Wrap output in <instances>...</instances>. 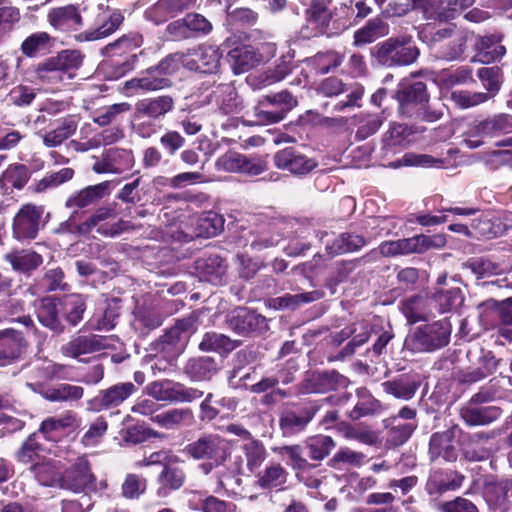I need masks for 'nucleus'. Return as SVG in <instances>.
I'll return each instance as SVG.
<instances>
[{
	"instance_id": "nucleus-51",
	"label": "nucleus",
	"mask_w": 512,
	"mask_h": 512,
	"mask_svg": "<svg viewBox=\"0 0 512 512\" xmlns=\"http://www.w3.org/2000/svg\"><path fill=\"white\" fill-rule=\"evenodd\" d=\"M511 489L512 480L489 483L485 487L484 496L493 509L506 510L508 507V492Z\"/></svg>"
},
{
	"instance_id": "nucleus-1",
	"label": "nucleus",
	"mask_w": 512,
	"mask_h": 512,
	"mask_svg": "<svg viewBox=\"0 0 512 512\" xmlns=\"http://www.w3.org/2000/svg\"><path fill=\"white\" fill-rule=\"evenodd\" d=\"M444 234L427 236L424 234L410 238L390 240L382 242L377 249L371 250L365 257L376 259L379 255L383 257H397L408 254H422L432 249H441L446 245Z\"/></svg>"
},
{
	"instance_id": "nucleus-40",
	"label": "nucleus",
	"mask_w": 512,
	"mask_h": 512,
	"mask_svg": "<svg viewBox=\"0 0 512 512\" xmlns=\"http://www.w3.org/2000/svg\"><path fill=\"white\" fill-rule=\"evenodd\" d=\"M367 245V239L353 232L339 234L331 243L326 244V251L331 257L354 253Z\"/></svg>"
},
{
	"instance_id": "nucleus-54",
	"label": "nucleus",
	"mask_w": 512,
	"mask_h": 512,
	"mask_svg": "<svg viewBox=\"0 0 512 512\" xmlns=\"http://www.w3.org/2000/svg\"><path fill=\"white\" fill-rule=\"evenodd\" d=\"M402 312L410 323L426 320L430 314L429 299L414 295L403 301Z\"/></svg>"
},
{
	"instance_id": "nucleus-47",
	"label": "nucleus",
	"mask_w": 512,
	"mask_h": 512,
	"mask_svg": "<svg viewBox=\"0 0 512 512\" xmlns=\"http://www.w3.org/2000/svg\"><path fill=\"white\" fill-rule=\"evenodd\" d=\"M474 238L485 237L488 239L497 238L505 234L507 228L500 218H488L480 215L471 222Z\"/></svg>"
},
{
	"instance_id": "nucleus-17",
	"label": "nucleus",
	"mask_w": 512,
	"mask_h": 512,
	"mask_svg": "<svg viewBox=\"0 0 512 512\" xmlns=\"http://www.w3.org/2000/svg\"><path fill=\"white\" fill-rule=\"evenodd\" d=\"M175 108V100L170 95H160L139 100L135 104V120L147 118L162 121Z\"/></svg>"
},
{
	"instance_id": "nucleus-27",
	"label": "nucleus",
	"mask_w": 512,
	"mask_h": 512,
	"mask_svg": "<svg viewBox=\"0 0 512 512\" xmlns=\"http://www.w3.org/2000/svg\"><path fill=\"white\" fill-rule=\"evenodd\" d=\"M123 16L117 11H107L99 16L98 26L88 29L76 35L78 41H96L108 37L115 32L121 23Z\"/></svg>"
},
{
	"instance_id": "nucleus-15",
	"label": "nucleus",
	"mask_w": 512,
	"mask_h": 512,
	"mask_svg": "<svg viewBox=\"0 0 512 512\" xmlns=\"http://www.w3.org/2000/svg\"><path fill=\"white\" fill-rule=\"evenodd\" d=\"M171 86V79L162 76L154 65L141 71L138 76L126 81L124 84V88L132 94L154 92L170 88Z\"/></svg>"
},
{
	"instance_id": "nucleus-48",
	"label": "nucleus",
	"mask_w": 512,
	"mask_h": 512,
	"mask_svg": "<svg viewBox=\"0 0 512 512\" xmlns=\"http://www.w3.org/2000/svg\"><path fill=\"white\" fill-rule=\"evenodd\" d=\"M245 457V466L250 473H257L268 457V452L262 441L251 439L241 446Z\"/></svg>"
},
{
	"instance_id": "nucleus-62",
	"label": "nucleus",
	"mask_w": 512,
	"mask_h": 512,
	"mask_svg": "<svg viewBox=\"0 0 512 512\" xmlns=\"http://www.w3.org/2000/svg\"><path fill=\"white\" fill-rule=\"evenodd\" d=\"M279 454L288 456V465L296 471V473L306 472L310 468L315 467V465L309 463L308 460L303 457L300 445L283 446L279 449Z\"/></svg>"
},
{
	"instance_id": "nucleus-18",
	"label": "nucleus",
	"mask_w": 512,
	"mask_h": 512,
	"mask_svg": "<svg viewBox=\"0 0 512 512\" xmlns=\"http://www.w3.org/2000/svg\"><path fill=\"white\" fill-rule=\"evenodd\" d=\"M318 92L325 97L338 96L341 93L348 92L347 100L338 102L334 107L335 110L342 111L347 107L358 106V101L362 98L364 89L360 85L349 89L341 79L329 77L321 82Z\"/></svg>"
},
{
	"instance_id": "nucleus-43",
	"label": "nucleus",
	"mask_w": 512,
	"mask_h": 512,
	"mask_svg": "<svg viewBox=\"0 0 512 512\" xmlns=\"http://www.w3.org/2000/svg\"><path fill=\"white\" fill-rule=\"evenodd\" d=\"M193 420V412L189 408L168 409L157 413L152 418L154 423L167 430L177 429L184 425H191Z\"/></svg>"
},
{
	"instance_id": "nucleus-63",
	"label": "nucleus",
	"mask_w": 512,
	"mask_h": 512,
	"mask_svg": "<svg viewBox=\"0 0 512 512\" xmlns=\"http://www.w3.org/2000/svg\"><path fill=\"white\" fill-rule=\"evenodd\" d=\"M434 300L442 313L459 307L463 301L461 289L453 287L448 290H439L434 294Z\"/></svg>"
},
{
	"instance_id": "nucleus-7",
	"label": "nucleus",
	"mask_w": 512,
	"mask_h": 512,
	"mask_svg": "<svg viewBox=\"0 0 512 512\" xmlns=\"http://www.w3.org/2000/svg\"><path fill=\"white\" fill-rule=\"evenodd\" d=\"M83 56L76 50H65L56 57L50 58L37 68L38 77L51 83L63 81L73 77L72 71L82 65Z\"/></svg>"
},
{
	"instance_id": "nucleus-14",
	"label": "nucleus",
	"mask_w": 512,
	"mask_h": 512,
	"mask_svg": "<svg viewBox=\"0 0 512 512\" xmlns=\"http://www.w3.org/2000/svg\"><path fill=\"white\" fill-rule=\"evenodd\" d=\"M185 53V68L201 73H214L220 66L221 53L213 45H201Z\"/></svg>"
},
{
	"instance_id": "nucleus-11",
	"label": "nucleus",
	"mask_w": 512,
	"mask_h": 512,
	"mask_svg": "<svg viewBox=\"0 0 512 512\" xmlns=\"http://www.w3.org/2000/svg\"><path fill=\"white\" fill-rule=\"evenodd\" d=\"M60 488L87 494L96 490V477L85 458H78L63 474Z\"/></svg>"
},
{
	"instance_id": "nucleus-39",
	"label": "nucleus",
	"mask_w": 512,
	"mask_h": 512,
	"mask_svg": "<svg viewBox=\"0 0 512 512\" xmlns=\"http://www.w3.org/2000/svg\"><path fill=\"white\" fill-rule=\"evenodd\" d=\"M195 268L201 280L218 285L223 281L227 265L220 256L210 255L197 260Z\"/></svg>"
},
{
	"instance_id": "nucleus-37",
	"label": "nucleus",
	"mask_w": 512,
	"mask_h": 512,
	"mask_svg": "<svg viewBox=\"0 0 512 512\" xmlns=\"http://www.w3.org/2000/svg\"><path fill=\"white\" fill-rule=\"evenodd\" d=\"M4 260L14 271L23 274L31 273L43 263V257L30 249L12 250L4 255Z\"/></svg>"
},
{
	"instance_id": "nucleus-12",
	"label": "nucleus",
	"mask_w": 512,
	"mask_h": 512,
	"mask_svg": "<svg viewBox=\"0 0 512 512\" xmlns=\"http://www.w3.org/2000/svg\"><path fill=\"white\" fill-rule=\"evenodd\" d=\"M137 391L132 382H122L100 390L98 394L87 402L88 409L95 412L109 410L120 406L125 400Z\"/></svg>"
},
{
	"instance_id": "nucleus-34",
	"label": "nucleus",
	"mask_w": 512,
	"mask_h": 512,
	"mask_svg": "<svg viewBox=\"0 0 512 512\" xmlns=\"http://www.w3.org/2000/svg\"><path fill=\"white\" fill-rule=\"evenodd\" d=\"M460 415L469 426H483L497 420L501 415V410L496 406L482 407L467 403L461 408Z\"/></svg>"
},
{
	"instance_id": "nucleus-46",
	"label": "nucleus",
	"mask_w": 512,
	"mask_h": 512,
	"mask_svg": "<svg viewBox=\"0 0 512 512\" xmlns=\"http://www.w3.org/2000/svg\"><path fill=\"white\" fill-rule=\"evenodd\" d=\"M215 475L217 478L218 488L224 489L226 484L236 479L237 483H240L241 479L236 478L238 475L244 474V458L241 455H236L234 457L226 458V461L223 464L217 465Z\"/></svg>"
},
{
	"instance_id": "nucleus-24",
	"label": "nucleus",
	"mask_w": 512,
	"mask_h": 512,
	"mask_svg": "<svg viewBox=\"0 0 512 512\" xmlns=\"http://www.w3.org/2000/svg\"><path fill=\"white\" fill-rule=\"evenodd\" d=\"M196 0H158L145 11V18L156 25L192 8Z\"/></svg>"
},
{
	"instance_id": "nucleus-61",
	"label": "nucleus",
	"mask_w": 512,
	"mask_h": 512,
	"mask_svg": "<svg viewBox=\"0 0 512 512\" xmlns=\"http://www.w3.org/2000/svg\"><path fill=\"white\" fill-rule=\"evenodd\" d=\"M343 436L347 440H355L369 446H373L379 441L378 434L374 430L361 425H346L343 429Z\"/></svg>"
},
{
	"instance_id": "nucleus-21",
	"label": "nucleus",
	"mask_w": 512,
	"mask_h": 512,
	"mask_svg": "<svg viewBox=\"0 0 512 512\" xmlns=\"http://www.w3.org/2000/svg\"><path fill=\"white\" fill-rule=\"evenodd\" d=\"M27 342L22 332L14 329L0 331V366H7L18 360L25 352Z\"/></svg>"
},
{
	"instance_id": "nucleus-33",
	"label": "nucleus",
	"mask_w": 512,
	"mask_h": 512,
	"mask_svg": "<svg viewBox=\"0 0 512 512\" xmlns=\"http://www.w3.org/2000/svg\"><path fill=\"white\" fill-rule=\"evenodd\" d=\"M395 98L401 108L413 105H424L428 103L429 96L427 94L426 84L423 82L402 81L395 93Z\"/></svg>"
},
{
	"instance_id": "nucleus-31",
	"label": "nucleus",
	"mask_w": 512,
	"mask_h": 512,
	"mask_svg": "<svg viewBox=\"0 0 512 512\" xmlns=\"http://www.w3.org/2000/svg\"><path fill=\"white\" fill-rule=\"evenodd\" d=\"M289 473L279 462L271 461L256 473L255 485L263 490L282 489L287 483Z\"/></svg>"
},
{
	"instance_id": "nucleus-2",
	"label": "nucleus",
	"mask_w": 512,
	"mask_h": 512,
	"mask_svg": "<svg viewBox=\"0 0 512 512\" xmlns=\"http://www.w3.org/2000/svg\"><path fill=\"white\" fill-rule=\"evenodd\" d=\"M451 331L446 319L423 324L407 335L404 346L413 353L433 352L448 345Z\"/></svg>"
},
{
	"instance_id": "nucleus-13",
	"label": "nucleus",
	"mask_w": 512,
	"mask_h": 512,
	"mask_svg": "<svg viewBox=\"0 0 512 512\" xmlns=\"http://www.w3.org/2000/svg\"><path fill=\"white\" fill-rule=\"evenodd\" d=\"M273 161L278 169L297 176L307 175L318 166L315 159L307 157L295 147H286L277 151L273 156Z\"/></svg>"
},
{
	"instance_id": "nucleus-4",
	"label": "nucleus",
	"mask_w": 512,
	"mask_h": 512,
	"mask_svg": "<svg viewBox=\"0 0 512 512\" xmlns=\"http://www.w3.org/2000/svg\"><path fill=\"white\" fill-rule=\"evenodd\" d=\"M295 97L284 90L273 95H266L253 109L256 125H269L284 119L286 113L296 106Z\"/></svg>"
},
{
	"instance_id": "nucleus-10",
	"label": "nucleus",
	"mask_w": 512,
	"mask_h": 512,
	"mask_svg": "<svg viewBox=\"0 0 512 512\" xmlns=\"http://www.w3.org/2000/svg\"><path fill=\"white\" fill-rule=\"evenodd\" d=\"M184 453L195 460H212L223 464L229 455L225 440L215 434H206L187 444Z\"/></svg>"
},
{
	"instance_id": "nucleus-6",
	"label": "nucleus",
	"mask_w": 512,
	"mask_h": 512,
	"mask_svg": "<svg viewBox=\"0 0 512 512\" xmlns=\"http://www.w3.org/2000/svg\"><path fill=\"white\" fill-rule=\"evenodd\" d=\"M373 56L383 66H404L416 61L419 50L416 46L406 45L404 38H389L375 46Z\"/></svg>"
},
{
	"instance_id": "nucleus-9",
	"label": "nucleus",
	"mask_w": 512,
	"mask_h": 512,
	"mask_svg": "<svg viewBox=\"0 0 512 512\" xmlns=\"http://www.w3.org/2000/svg\"><path fill=\"white\" fill-rule=\"evenodd\" d=\"M195 318L190 316L177 320L175 325L166 330L158 339L156 349L169 357L181 354L190 336L195 332Z\"/></svg>"
},
{
	"instance_id": "nucleus-60",
	"label": "nucleus",
	"mask_w": 512,
	"mask_h": 512,
	"mask_svg": "<svg viewBox=\"0 0 512 512\" xmlns=\"http://www.w3.org/2000/svg\"><path fill=\"white\" fill-rule=\"evenodd\" d=\"M343 57L335 51L319 52L308 63L314 68L317 74H326L330 70L341 65Z\"/></svg>"
},
{
	"instance_id": "nucleus-32",
	"label": "nucleus",
	"mask_w": 512,
	"mask_h": 512,
	"mask_svg": "<svg viewBox=\"0 0 512 512\" xmlns=\"http://www.w3.org/2000/svg\"><path fill=\"white\" fill-rule=\"evenodd\" d=\"M475 34L468 30L456 33L447 42H443L437 48V57L447 61L459 60L464 55L468 43H472Z\"/></svg>"
},
{
	"instance_id": "nucleus-36",
	"label": "nucleus",
	"mask_w": 512,
	"mask_h": 512,
	"mask_svg": "<svg viewBox=\"0 0 512 512\" xmlns=\"http://www.w3.org/2000/svg\"><path fill=\"white\" fill-rule=\"evenodd\" d=\"M464 476L455 471H434L426 484L430 495H442L447 491H454L461 487Z\"/></svg>"
},
{
	"instance_id": "nucleus-25",
	"label": "nucleus",
	"mask_w": 512,
	"mask_h": 512,
	"mask_svg": "<svg viewBox=\"0 0 512 512\" xmlns=\"http://www.w3.org/2000/svg\"><path fill=\"white\" fill-rule=\"evenodd\" d=\"M229 325L240 334L261 333L268 329V323L264 316L246 308L236 309L229 319Z\"/></svg>"
},
{
	"instance_id": "nucleus-41",
	"label": "nucleus",
	"mask_w": 512,
	"mask_h": 512,
	"mask_svg": "<svg viewBox=\"0 0 512 512\" xmlns=\"http://www.w3.org/2000/svg\"><path fill=\"white\" fill-rule=\"evenodd\" d=\"M490 438L489 434L484 432L463 435L461 438V449L464 457L473 462L488 459L490 451L483 444L490 440Z\"/></svg>"
},
{
	"instance_id": "nucleus-16",
	"label": "nucleus",
	"mask_w": 512,
	"mask_h": 512,
	"mask_svg": "<svg viewBox=\"0 0 512 512\" xmlns=\"http://www.w3.org/2000/svg\"><path fill=\"white\" fill-rule=\"evenodd\" d=\"M134 165V156L132 151L125 149H109L103 153L92 167L95 173L121 174L131 169Z\"/></svg>"
},
{
	"instance_id": "nucleus-22",
	"label": "nucleus",
	"mask_w": 512,
	"mask_h": 512,
	"mask_svg": "<svg viewBox=\"0 0 512 512\" xmlns=\"http://www.w3.org/2000/svg\"><path fill=\"white\" fill-rule=\"evenodd\" d=\"M503 34L494 33L485 36L475 35L472 43L477 52L476 56L481 63H492L502 58L507 50L502 44Z\"/></svg>"
},
{
	"instance_id": "nucleus-3",
	"label": "nucleus",
	"mask_w": 512,
	"mask_h": 512,
	"mask_svg": "<svg viewBox=\"0 0 512 512\" xmlns=\"http://www.w3.org/2000/svg\"><path fill=\"white\" fill-rule=\"evenodd\" d=\"M510 132H512V116L500 113L472 123L466 132L464 143L468 148L476 149L484 145L487 140Z\"/></svg>"
},
{
	"instance_id": "nucleus-28",
	"label": "nucleus",
	"mask_w": 512,
	"mask_h": 512,
	"mask_svg": "<svg viewBox=\"0 0 512 512\" xmlns=\"http://www.w3.org/2000/svg\"><path fill=\"white\" fill-rule=\"evenodd\" d=\"M47 20L55 30L61 32L75 31L82 25V17L74 5L51 9Z\"/></svg>"
},
{
	"instance_id": "nucleus-50",
	"label": "nucleus",
	"mask_w": 512,
	"mask_h": 512,
	"mask_svg": "<svg viewBox=\"0 0 512 512\" xmlns=\"http://www.w3.org/2000/svg\"><path fill=\"white\" fill-rule=\"evenodd\" d=\"M389 32L388 25L381 18H373L354 33V45L361 46L374 42Z\"/></svg>"
},
{
	"instance_id": "nucleus-35",
	"label": "nucleus",
	"mask_w": 512,
	"mask_h": 512,
	"mask_svg": "<svg viewBox=\"0 0 512 512\" xmlns=\"http://www.w3.org/2000/svg\"><path fill=\"white\" fill-rule=\"evenodd\" d=\"M348 380L335 370L322 373H314L307 379V392L325 393L346 387Z\"/></svg>"
},
{
	"instance_id": "nucleus-49",
	"label": "nucleus",
	"mask_w": 512,
	"mask_h": 512,
	"mask_svg": "<svg viewBox=\"0 0 512 512\" xmlns=\"http://www.w3.org/2000/svg\"><path fill=\"white\" fill-rule=\"evenodd\" d=\"M30 178L28 168L20 163L9 165L0 177V189L7 194L9 185L15 189H22Z\"/></svg>"
},
{
	"instance_id": "nucleus-64",
	"label": "nucleus",
	"mask_w": 512,
	"mask_h": 512,
	"mask_svg": "<svg viewBox=\"0 0 512 512\" xmlns=\"http://www.w3.org/2000/svg\"><path fill=\"white\" fill-rule=\"evenodd\" d=\"M38 433H32L28 436V438L22 443L21 447L15 453V458L17 461L28 464L35 460L38 457L40 451L42 450V445L38 440Z\"/></svg>"
},
{
	"instance_id": "nucleus-45",
	"label": "nucleus",
	"mask_w": 512,
	"mask_h": 512,
	"mask_svg": "<svg viewBox=\"0 0 512 512\" xmlns=\"http://www.w3.org/2000/svg\"><path fill=\"white\" fill-rule=\"evenodd\" d=\"M184 371L193 381H206L210 380L217 373L218 366L211 357H197L187 362Z\"/></svg>"
},
{
	"instance_id": "nucleus-55",
	"label": "nucleus",
	"mask_w": 512,
	"mask_h": 512,
	"mask_svg": "<svg viewBox=\"0 0 512 512\" xmlns=\"http://www.w3.org/2000/svg\"><path fill=\"white\" fill-rule=\"evenodd\" d=\"M305 447L311 460L322 461L335 449L336 442L330 436L319 434L307 438Z\"/></svg>"
},
{
	"instance_id": "nucleus-30",
	"label": "nucleus",
	"mask_w": 512,
	"mask_h": 512,
	"mask_svg": "<svg viewBox=\"0 0 512 512\" xmlns=\"http://www.w3.org/2000/svg\"><path fill=\"white\" fill-rule=\"evenodd\" d=\"M454 433L452 430L434 433L429 442V455L432 461L443 459L452 462L457 459V451L453 445Z\"/></svg>"
},
{
	"instance_id": "nucleus-38",
	"label": "nucleus",
	"mask_w": 512,
	"mask_h": 512,
	"mask_svg": "<svg viewBox=\"0 0 512 512\" xmlns=\"http://www.w3.org/2000/svg\"><path fill=\"white\" fill-rule=\"evenodd\" d=\"M109 186V181L88 186L72 194L65 205L67 208H85L92 205L110 193Z\"/></svg>"
},
{
	"instance_id": "nucleus-57",
	"label": "nucleus",
	"mask_w": 512,
	"mask_h": 512,
	"mask_svg": "<svg viewBox=\"0 0 512 512\" xmlns=\"http://www.w3.org/2000/svg\"><path fill=\"white\" fill-rule=\"evenodd\" d=\"M30 470L39 484L43 486L60 487L62 474L53 463H37L32 465Z\"/></svg>"
},
{
	"instance_id": "nucleus-56",
	"label": "nucleus",
	"mask_w": 512,
	"mask_h": 512,
	"mask_svg": "<svg viewBox=\"0 0 512 512\" xmlns=\"http://www.w3.org/2000/svg\"><path fill=\"white\" fill-rule=\"evenodd\" d=\"M224 222L221 215L213 211L205 212L197 219V235L205 238L217 236L223 231Z\"/></svg>"
},
{
	"instance_id": "nucleus-29",
	"label": "nucleus",
	"mask_w": 512,
	"mask_h": 512,
	"mask_svg": "<svg viewBox=\"0 0 512 512\" xmlns=\"http://www.w3.org/2000/svg\"><path fill=\"white\" fill-rule=\"evenodd\" d=\"M186 480V474L176 462L164 463L163 469L157 477L159 488L157 495L167 497L171 491L180 489Z\"/></svg>"
},
{
	"instance_id": "nucleus-5",
	"label": "nucleus",
	"mask_w": 512,
	"mask_h": 512,
	"mask_svg": "<svg viewBox=\"0 0 512 512\" xmlns=\"http://www.w3.org/2000/svg\"><path fill=\"white\" fill-rule=\"evenodd\" d=\"M44 212L42 205L33 203L22 205L13 218V238L20 242L34 240L46 224Z\"/></svg>"
},
{
	"instance_id": "nucleus-44",
	"label": "nucleus",
	"mask_w": 512,
	"mask_h": 512,
	"mask_svg": "<svg viewBox=\"0 0 512 512\" xmlns=\"http://www.w3.org/2000/svg\"><path fill=\"white\" fill-rule=\"evenodd\" d=\"M77 127L78 121L75 116L60 119L52 130L43 135V144L48 148L57 147L71 137L76 132Z\"/></svg>"
},
{
	"instance_id": "nucleus-52",
	"label": "nucleus",
	"mask_w": 512,
	"mask_h": 512,
	"mask_svg": "<svg viewBox=\"0 0 512 512\" xmlns=\"http://www.w3.org/2000/svg\"><path fill=\"white\" fill-rule=\"evenodd\" d=\"M383 391L397 399L410 400L419 388V384L409 377L403 376L398 379L385 381L381 384Z\"/></svg>"
},
{
	"instance_id": "nucleus-42",
	"label": "nucleus",
	"mask_w": 512,
	"mask_h": 512,
	"mask_svg": "<svg viewBox=\"0 0 512 512\" xmlns=\"http://www.w3.org/2000/svg\"><path fill=\"white\" fill-rule=\"evenodd\" d=\"M330 4L331 0H312L310 6L306 9L308 25L316 29L319 34L328 32L332 19V12L329 9Z\"/></svg>"
},
{
	"instance_id": "nucleus-20",
	"label": "nucleus",
	"mask_w": 512,
	"mask_h": 512,
	"mask_svg": "<svg viewBox=\"0 0 512 512\" xmlns=\"http://www.w3.org/2000/svg\"><path fill=\"white\" fill-rule=\"evenodd\" d=\"M110 346L109 339L104 336L90 334L78 335L61 347L63 355L79 358L81 355L104 350Z\"/></svg>"
},
{
	"instance_id": "nucleus-8",
	"label": "nucleus",
	"mask_w": 512,
	"mask_h": 512,
	"mask_svg": "<svg viewBox=\"0 0 512 512\" xmlns=\"http://www.w3.org/2000/svg\"><path fill=\"white\" fill-rule=\"evenodd\" d=\"M275 52V44L263 42L257 46L243 45L236 47L228 53L227 58L234 73L241 74L269 60L275 55Z\"/></svg>"
},
{
	"instance_id": "nucleus-19",
	"label": "nucleus",
	"mask_w": 512,
	"mask_h": 512,
	"mask_svg": "<svg viewBox=\"0 0 512 512\" xmlns=\"http://www.w3.org/2000/svg\"><path fill=\"white\" fill-rule=\"evenodd\" d=\"M318 409V406L311 405L297 410H284L279 418V426L283 436H294L304 431L308 423L314 418Z\"/></svg>"
},
{
	"instance_id": "nucleus-53",
	"label": "nucleus",
	"mask_w": 512,
	"mask_h": 512,
	"mask_svg": "<svg viewBox=\"0 0 512 512\" xmlns=\"http://www.w3.org/2000/svg\"><path fill=\"white\" fill-rule=\"evenodd\" d=\"M240 345L237 340L216 332H207L204 334L199 349L204 352L229 353Z\"/></svg>"
},
{
	"instance_id": "nucleus-23",
	"label": "nucleus",
	"mask_w": 512,
	"mask_h": 512,
	"mask_svg": "<svg viewBox=\"0 0 512 512\" xmlns=\"http://www.w3.org/2000/svg\"><path fill=\"white\" fill-rule=\"evenodd\" d=\"M61 301L54 297H44L35 302V313L38 321L54 333H62L64 325L60 318Z\"/></svg>"
},
{
	"instance_id": "nucleus-58",
	"label": "nucleus",
	"mask_w": 512,
	"mask_h": 512,
	"mask_svg": "<svg viewBox=\"0 0 512 512\" xmlns=\"http://www.w3.org/2000/svg\"><path fill=\"white\" fill-rule=\"evenodd\" d=\"M62 312L65 314L67 321L75 326L83 318L86 310L85 299L80 294H70L61 301Z\"/></svg>"
},
{
	"instance_id": "nucleus-59",
	"label": "nucleus",
	"mask_w": 512,
	"mask_h": 512,
	"mask_svg": "<svg viewBox=\"0 0 512 512\" xmlns=\"http://www.w3.org/2000/svg\"><path fill=\"white\" fill-rule=\"evenodd\" d=\"M84 389L81 386L60 384L48 389L44 398L51 402L77 401L83 397Z\"/></svg>"
},
{
	"instance_id": "nucleus-26",
	"label": "nucleus",
	"mask_w": 512,
	"mask_h": 512,
	"mask_svg": "<svg viewBox=\"0 0 512 512\" xmlns=\"http://www.w3.org/2000/svg\"><path fill=\"white\" fill-rule=\"evenodd\" d=\"M80 426V419L76 412L65 411L58 416L44 419L39 427V433L48 440H56L60 433L75 430Z\"/></svg>"
}]
</instances>
